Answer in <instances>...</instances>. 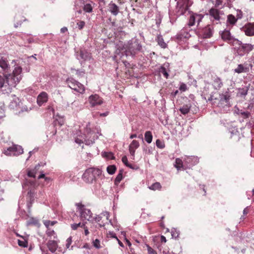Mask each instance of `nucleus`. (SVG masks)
Segmentation results:
<instances>
[{"instance_id": "1", "label": "nucleus", "mask_w": 254, "mask_h": 254, "mask_svg": "<svg viewBox=\"0 0 254 254\" xmlns=\"http://www.w3.org/2000/svg\"><path fill=\"white\" fill-rule=\"evenodd\" d=\"M176 5L174 9H169V14L170 21L173 24L177 19L181 15L190 12L189 7L191 5L190 0H175Z\"/></svg>"}, {"instance_id": "2", "label": "nucleus", "mask_w": 254, "mask_h": 254, "mask_svg": "<svg viewBox=\"0 0 254 254\" xmlns=\"http://www.w3.org/2000/svg\"><path fill=\"white\" fill-rule=\"evenodd\" d=\"M14 68L11 69L7 59L0 54V74L5 77H14L16 75L20 76V80L22 78V67L18 64H15Z\"/></svg>"}, {"instance_id": "3", "label": "nucleus", "mask_w": 254, "mask_h": 254, "mask_svg": "<svg viewBox=\"0 0 254 254\" xmlns=\"http://www.w3.org/2000/svg\"><path fill=\"white\" fill-rule=\"evenodd\" d=\"M39 165L35 166L32 170H28L27 171V177L31 178L28 179L25 178V181L22 184L23 189L27 190V196L30 200H32L35 196V190L38 185L35 182L36 170L39 168Z\"/></svg>"}, {"instance_id": "4", "label": "nucleus", "mask_w": 254, "mask_h": 254, "mask_svg": "<svg viewBox=\"0 0 254 254\" xmlns=\"http://www.w3.org/2000/svg\"><path fill=\"white\" fill-rule=\"evenodd\" d=\"M231 96V93L228 89L221 93L215 92L214 94H210V96L207 99V102H212V104H216L219 108H224L225 106L229 107L230 106L229 101Z\"/></svg>"}, {"instance_id": "5", "label": "nucleus", "mask_w": 254, "mask_h": 254, "mask_svg": "<svg viewBox=\"0 0 254 254\" xmlns=\"http://www.w3.org/2000/svg\"><path fill=\"white\" fill-rule=\"evenodd\" d=\"M20 81V76L16 75L14 77H5L0 74V89L3 94L9 93L12 88L16 87Z\"/></svg>"}, {"instance_id": "6", "label": "nucleus", "mask_w": 254, "mask_h": 254, "mask_svg": "<svg viewBox=\"0 0 254 254\" xmlns=\"http://www.w3.org/2000/svg\"><path fill=\"white\" fill-rule=\"evenodd\" d=\"M98 138V136L91 129V124L88 122L86 125L84 134L77 137L75 141L79 144L84 143L89 145L92 144Z\"/></svg>"}, {"instance_id": "7", "label": "nucleus", "mask_w": 254, "mask_h": 254, "mask_svg": "<svg viewBox=\"0 0 254 254\" xmlns=\"http://www.w3.org/2000/svg\"><path fill=\"white\" fill-rule=\"evenodd\" d=\"M125 54L127 57L134 58L136 55L142 52V47L139 40L132 39L125 44Z\"/></svg>"}, {"instance_id": "8", "label": "nucleus", "mask_w": 254, "mask_h": 254, "mask_svg": "<svg viewBox=\"0 0 254 254\" xmlns=\"http://www.w3.org/2000/svg\"><path fill=\"white\" fill-rule=\"evenodd\" d=\"M102 174V170L98 168H89L83 173L82 179L86 183L93 184L96 182L97 179L101 176Z\"/></svg>"}, {"instance_id": "9", "label": "nucleus", "mask_w": 254, "mask_h": 254, "mask_svg": "<svg viewBox=\"0 0 254 254\" xmlns=\"http://www.w3.org/2000/svg\"><path fill=\"white\" fill-rule=\"evenodd\" d=\"M236 53L240 57L244 56L245 54L249 53L254 49V45L251 44L243 43L238 39L234 41L232 45Z\"/></svg>"}, {"instance_id": "10", "label": "nucleus", "mask_w": 254, "mask_h": 254, "mask_svg": "<svg viewBox=\"0 0 254 254\" xmlns=\"http://www.w3.org/2000/svg\"><path fill=\"white\" fill-rule=\"evenodd\" d=\"M12 99L9 104L8 107L12 110L15 114H20L23 112H28V109L26 106H22V103L15 95H11Z\"/></svg>"}, {"instance_id": "11", "label": "nucleus", "mask_w": 254, "mask_h": 254, "mask_svg": "<svg viewBox=\"0 0 254 254\" xmlns=\"http://www.w3.org/2000/svg\"><path fill=\"white\" fill-rule=\"evenodd\" d=\"M23 153V149L20 145L12 143L11 146L4 148L2 153L6 156H18Z\"/></svg>"}, {"instance_id": "12", "label": "nucleus", "mask_w": 254, "mask_h": 254, "mask_svg": "<svg viewBox=\"0 0 254 254\" xmlns=\"http://www.w3.org/2000/svg\"><path fill=\"white\" fill-rule=\"evenodd\" d=\"M76 206L79 212L80 217L82 219L92 221L93 220L92 213L90 209L84 207L81 203H77Z\"/></svg>"}, {"instance_id": "13", "label": "nucleus", "mask_w": 254, "mask_h": 254, "mask_svg": "<svg viewBox=\"0 0 254 254\" xmlns=\"http://www.w3.org/2000/svg\"><path fill=\"white\" fill-rule=\"evenodd\" d=\"M66 83L69 88L78 93H83L85 91L83 85L73 78L67 79Z\"/></svg>"}, {"instance_id": "14", "label": "nucleus", "mask_w": 254, "mask_h": 254, "mask_svg": "<svg viewBox=\"0 0 254 254\" xmlns=\"http://www.w3.org/2000/svg\"><path fill=\"white\" fill-rule=\"evenodd\" d=\"M75 55L81 65L83 62L89 61L91 58V53L84 49H81L79 52H75Z\"/></svg>"}, {"instance_id": "15", "label": "nucleus", "mask_w": 254, "mask_h": 254, "mask_svg": "<svg viewBox=\"0 0 254 254\" xmlns=\"http://www.w3.org/2000/svg\"><path fill=\"white\" fill-rule=\"evenodd\" d=\"M204 16L201 14L192 13L189 18L188 25L189 27L192 26L197 23V26H198L200 22L201 21Z\"/></svg>"}, {"instance_id": "16", "label": "nucleus", "mask_w": 254, "mask_h": 254, "mask_svg": "<svg viewBox=\"0 0 254 254\" xmlns=\"http://www.w3.org/2000/svg\"><path fill=\"white\" fill-rule=\"evenodd\" d=\"M222 39L227 42L228 43L233 45L235 40L237 39L235 38L231 34L229 29H225L220 33Z\"/></svg>"}, {"instance_id": "17", "label": "nucleus", "mask_w": 254, "mask_h": 254, "mask_svg": "<svg viewBox=\"0 0 254 254\" xmlns=\"http://www.w3.org/2000/svg\"><path fill=\"white\" fill-rule=\"evenodd\" d=\"M184 162L187 167L190 168L199 162V158L195 156H185Z\"/></svg>"}, {"instance_id": "18", "label": "nucleus", "mask_w": 254, "mask_h": 254, "mask_svg": "<svg viewBox=\"0 0 254 254\" xmlns=\"http://www.w3.org/2000/svg\"><path fill=\"white\" fill-rule=\"evenodd\" d=\"M200 33L204 38H210L213 33V26L212 25L208 24L206 26L201 28Z\"/></svg>"}, {"instance_id": "19", "label": "nucleus", "mask_w": 254, "mask_h": 254, "mask_svg": "<svg viewBox=\"0 0 254 254\" xmlns=\"http://www.w3.org/2000/svg\"><path fill=\"white\" fill-rule=\"evenodd\" d=\"M88 101L91 107H94L102 104V99L97 94L92 95L89 96Z\"/></svg>"}, {"instance_id": "20", "label": "nucleus", "mask_w": 254, "mask_h": 254, "mask_svg": "<svg viewBox=\"0 0 254 254\" xmlns=\"http://www.w3.org/2000/svg\"><path fill=\"white\" fill-rule=\"evenodd\" d=\"M48 100V95L46 92H41L37 96V103L39 106H42Z\"/></svg>"}, {"instance_id": "21", "label": "nucleus", "mask_w": 254, "mask_h": 254, "mask_svg": "<svg viewBox=\"0 0 254 254\" xmlns=\"http://www.w3.org/2000/svg\"><path fill=\"white\" fill-rule=\"evenodd\" d=\"M139 146V143L138 141L136 140H132L130 145H129V151L133 159L134 158L135 150L137 148H138Z\"/></svg>"}, {"instance_id": "22", "label": "nucleus", "mask_w": 254, "mask_h": 254, "mask_svg": "<svg viewBox=\"0 0 254 254\" xmlns=\"http://www.w3.org/2000/svg\"><path fill=\"white\" fill-rule=\"evenodd\" d=\"M209 15L211 16L210 19L211 21L215 20L219 21L220 19V11L216 8H211L210 9Z\"/></svg>"}, {"instance_id": "23", "label": "nucleus", "mask_w": 254, "mask_h": 254, "mask_svg": "<svg viewBox=\"0 0 254 254\" xmlns=\"http://www.w3.org/2000/svg\"><path fill=\"white\" fill-rule=\"evenodd\" d=\"M108 10L114 16H117L120 12L119 7L113 1H111L109 4Z\"/></svg>"}, {"instance_id": "24", "label": "nucleus", "mask_w": 254, "mask_h": 254, "mask_svg": "<svg viewBox=\"0 0 254 254\" xmlns=\"http://www.w3.org/2000/svg\"><path fill=\"white\" fill-rule=\"evenodd\" d=\"M84 4V0H75L73 10L75 13L81 14L82 12V7Z\"/></svg>"}, {"instance_id": "25", "label": "nucleus", "mask_w": 254, "mask_h": 254, "mask_svg": "<svg viewBox=\"0 0 254 254\" xmlns=\"http://www.w3.org/2000/svg\"><path fill=\"white\" fill-rule=\"evenodd\" d=\"M213 88L212 87V85L209 83H206L203 87L202 93L205 95H209L210 97V94H214V93L215 92L213 91Z\"/></svg>"}, {"instance_id": "26", "label": "nucleus", "mask_w": 254, "mask_h": 254, "mask_svg": "<svg viewBox=\"0 0 254 254\" xmlns=\"http://www.w3.org/2000/svg\"><path fill=\"white\" fill-rule=\"evenodd\" d=\"M245 34L248 36L254 35V23H250L244 27Z\"/></svg>"}, {"instance_id": "27", "label": "nucleus", "mask_w": 254, "mask_h": 254, "mask_svg": "<svg viewBox=\"0 0 254 254\" xmlns=\"http://www.w3.org/2000/svg\"><path fill=\"white\" fill-rule=\"evenodd\" d=\"M169 64L168 63H166L161 66L159 70V72L162 73L166 78H168L169 77Z\"/></svg>"}, {"instance_id": "28", "label": "nucleus", "mask_w": 254, "mask_h": 254, "mask_svg": "<svg viewBox=\"0 0 254 254\" xmlns=\"http://www.w3.org/2000/svg\"><path fill=\"white\" fill-rule=\"evenodd\" d=\"M47 247L49 251L52 253H55L58 248V243L55 240H49L47 243Z\"/></svg>"}, {"instance_id": "29", "label": "nucleus", "mask_w": 254, "mask_h": 254, "mask_svg": "<svg viewBox=\"0 0 254 254\" xmlns=\"http://www.w3.org/2000/svg\"><path fill=\"white\" fill-rule=\"evenodd\" d=\"M212 87L216 90L220 89L223 86V83L221 79L218 77H216L214 78Z\"/></svg>"}, {"instance_id": "30", "label": "nucleus", "mask_w": 254, "mask_h": 254, "mask_svg": "<svg viewBox=\"0 0 254 254\" xmlns=\"http://www.w3.org/2000/svg\"><path fill=\"white\" fill-rule=\"evenodd\" d=\"M237 21V19L233 15L229 14L227 16V19L226 21V24L228 26H233L235 24Z\"/></svg>"}, {"instance_id": "31", "label": "nucleus", "mask_w": 254, "mask_h": 254, "mask_svg": "<svg viewBox=\"0 0 254 254\" xmlns=\"http://www.w3.org/2000/svg\"><path fill=\"white\" fill-rule=\"evenodd\" d=\"M191 107V104L189 103L188 104L184 105L182 107L180 108L179 110L183 115H186L190 112Z\"/></svg>"}, {"instance_id": "32", "label": "nucleus", "mask_w": 254, "mask_h": 254, "mask_svg": "<svg viewBox=\"0 0 254 254\" xmlns=\"http://www.w3.org/2000/svg\"><path fill=\"white\" fill-rule=\"evenodd\" d=\"M234 72L238 74L249 72L248 70L246 69V68L244 67L242 64H239L237 65V67L234 69Z\"/></svg>"}, {"instance_id": "33", "label": "nucleus", "mask_w": 254, "mask_h": 254, "mask_svg": "<svg viewBox=\"0 0 254 254\" xmlns=\"http://www.w3.org/2000/svg\"><path fill=\"white\" fill-rule=\"evenodd\" d=\"M248 87L239 88L237 95L241 97H245L248 94Z\"/></svg>"}, {"instance_id": "34", "label": "nucleus", "mask_w": 254, "mask_h": 254, "mask_svg": "<svg viewBox=\"0 0 254 254\" xmlns=\"http://www.w3.org/2000/svg\"><path fill=\"white\" fill-rule=\"evenodd\" d=\"M156 40L158 45L162 48H165L167 47L166 43L164 41V39L161 35H158L157 36Z\"/></svg>"}, {"instance_id": "35", "label": "nucleus", "mask_w": 254, "mask_h": 254, "mask_svg": "<svg viewBox=\"0 0 254 254\" xmlns=\"http://www.w3.org/2000/svg\"><path fill=\"white\" fill-rule=\"evenodd\" d=\"M184 163V161L180 158H176L175 160V167L178 169L180 170L181 168L185 169L183 164Z\"/></svg>"}, {"instance_id": "36", "label": "nucleus", "mask_w": 254, "mask_h": 254, "mask_svg": "<svg viewBox=\"0 0 254 254\" xmlns=\"http://www.w3.org/2000/svg\"><path fill=\"white\" fill-rule=\"evenodd\" d=\"M179 36L180 37V38H188L189 37H190V34L188 32L186 28L185 27L181 30L179 34Z\"/></svg>"}, {"instance_id": "37", "label": "nucleus", "mask_w": 254, "mask_h": 254, "mask_svg": "<svg viewBox=\"0 0 254 254\" xmlns=\"http://www.w3.org/2000/svg\"><path fill=\"white\" fill-rule=\"evenodd\" d=\"M152 134L150 131H147L144 134V139L148 143H150L152 141Z\"/></svg>"}, {"instance_id": "38", "label": "nucleus", "mask_w": 254, "mask_h": 254, "mask_svg": "<svg viewBox=\"0 0 254 254\" xmlns=\"http://www.w3.org/2000/svg\"><path fill=\"white\" fill-rule=\"evenodd\" d=\"M83 9L85 12L90 13L92 12L93 7L90 3H86L83 5Z\"/></svg>"}, {"instance_id": "39", "label": "nucleus", "mask_w": 254, "mask_h": 254, "mask_svg": "<svg viewBox=\"0 0 254 254\" xmlns=\"http://www.w3.org/2000/svg\"><path fill=\"white\" fill-rule=\"evenodd\" d=\"M71 108L72 110L77 111L79 110H80L81 107L80 106V103L79 101L78 100H75L71 104Z\"/></svg>"}, {"instance_id": "40", "label": "nucleus", "mask_w": 254, "mask_h": 254, "mask_svg": "<svg viewBox=\"0 0 254 254\" xmlns=\"http://www.w3.org/2000/svg\"><path fill=\"white\" fill-rule=\"evenodd\" d=\"M116 167L114 165H109L107 168V171L110 175L114 174L116 171Z\"/></svg>"}, {"instance_id": "41", "label": "nucleus", "mask_w": 254, "mask_h": 254, "mask_svg": "<svg viewBox=\"0 0 254 254\" xmlns=\"http://www.w3.org/2000/svg\"><path fill=\"white\" fill-rule=\"evenodd\" d=\"M149 189L151 190H159L161 188V186L160 183L159 182H156L153 183L152 185L149 186Z\"/></svg>"}, {"instance_id": "42", "label": "nucleus", "mask_w": 254, "mask_h": 254, "mask_svg": "<svg viewBox=\"0 0 254 254\" xmlns=\"http://www.w3.org/2000/svg\"><path fill=\"white\" fill-rule=\"evenodd\" d=\"M44 179L45 181L46 182V185L49 184L52 182V179L50 177H45L44 173H42L38 177V179Z\"/></svg>"}, {"instance_id": "43", "label": "nucleus", "mask_w": 254, "mask_h": 254, "mask_svg": "<svg viewBox=\"0 0 254 254\" xmlns=\"http://www.w3.org/2000/svg\"><path fill=\"white\" fill-rule=\"evenodd\" d=\"M123 179V171L120 170L115 180V185L119 184Z\"/></svg>"}, {"instance_id": "44", "label": "nucleus", "mask_w": 254, "mask_h": 254, "mask_svg": "<svg viewBox=\"0 0 254 254\" xmlns=\"http://www.w3.org/2000/svg\"><path fill=\"white\" fill-rule=\"evenodd\" d=\"M47 229H48L46 231V234L47 236L51 237H53L54 238H56L57 236L55 231L49 228Z\"/></svg>"}, {"instance_id": "45", "label": "nucleus", "mask_w": 254, "mask_h": 254, "mask_svg": "<svg viewBox=\"0 0 254 254\" xmlns=\"http://www.w3.org/2000/svg\"><path fill=\"white\" fill-rule=\"evenodd\" d=\"M18 244L20 247L26 248L28 247V242L25 239L22 240H18Z\"/></svg>"}, {"instance_id": "46", "label": "nucleus", "mask_w": 254, "mask_h": 254, "mask_svg": "<svg viewBox=\"0 0 254 254\" xmlns=\"http://www.w3.org/2000/svg\"><path fill=\"white\" fill-rule=\"evenodd\" d=\"M239 114L241 115L243 118L247 119L249 118L251 115L250 112L248 111H243L242 110L239 112Z\"/></svg>"}, {"instance_id": "47", "label": "nucleus", "mask_w": 254, "mask_h": 254, "mask_svg": "<svg viewBox=\"0 0 254 254\" xmlns=\"http://www.w3.org/2000/svg\"><path fill=\"white\" fill-rule=\"evenodd\" d=\"M244 67L246 68V69L248 70V71L249 72L250 70L252 69L253 68V64L250 62H245L244 64H242Z\"/></svg>"}, {"instance_id": "48", "label": "nucleus", "mask_w": 254, "mask_h": 254, "mask_svg": "<svg viewBox=\"0 0 254 254\" xmlns=\"http://www.w3.org/2000/svg\"><path fill=\"white\" fill-rule=\"evenodd\" d=\"M57 223V221H51L50 220H45L44 221V224L47 228H48L50 226H53Z\"/></svg>"}, {"instance_id": "49", "label": "nucleus", "mask_w": 254, "mask_h": 254, "mask_svg": "<svg viewBox=\"0 0 254 254\" xmlns=\"http://www.w3.org/2000/svg\"><path fill=\"white\" fill-rule=\"evenodd\" d=\"M171 235L173 238H177L180 235V232L177 229L173 228L171 230Z\"/></svg>"}, {"instance_id": "50", "label": "nucleus", "mask_w": 254, "mask_h": 254, "mask_svg": "<svg viewBox=\"0 0 254 254\" xmlns=\"http://www.w3.org/2000/svg\"><path fill=\"white\" fill-rule=\"evenodd\" d=\"M156 145L158 148L160 149H163L165 147L164 142L160 139H157L156 141Z\"/></svg>"}, {"instance_id": "51", "label": "nucleus", "mask_w": 254, "mask_h": 254, "mask_svg": "<svg viewBox=\"0 0 254 254\" xmlns=\"http://www.w3.org/2000/svg\"><path fill=\"white\" fill-rule=\"evenodd\" d=\"M84 224H81V223L79 222L78 223H74L73 224L71 225V227L72 230H76L78 227H82L84 226Z\"/></svg>"}, {"instance_id": "52", "label": "nucleus", "mask_w": 254, "mask_h": 254, "mask_svg": "<svg viewBox=\"0 0 254 254\" xmlns=\"http://www.w3.org/2000/svg\"><path fill=\"white\" fill-rule=\"evenodd\" d=\"M76 25L77 26L79 30H81L84 27L85 25V23L84 21L82 20H77Z\"/></svg>"}, {"instance_id": "53", "label": "nucleus", "mask_w": 254, "mask_h": 254, "mask_svg": "<svg viewBox=\"0 0 254 254\" xmlns=\"http://www.w3.org/2000/svg\"><path fill=\"white\" fill-rule=\"evenodd\" d=\"M92 243L93 246L96 249H99L101 248L100 242L98 239H96L95 240H93Z\"/></svg>"}, {"instance_id": "54", "label": "nucleus", "mask_w": 254, "mask_h": 254, "mask_svg": "<svg viewBox=\"0 0 254 254\" xmlns=\"http://www.w3.org/2000/svg\"><path fill=\"white\" fill-rule=\"evenodd\" d=\"M76 71V74L79 77H83L85 72L84 69H74Z\"/></svg>"}, {"instance_id": "55", "label": "nucleus", "mask_w": 254, "mask_h": 254, "mask_svg": "<svg viewBox=\"0 0 254 254\" xmlns=\"http://www.w3.org/2000/svg\"><path fill=\"white\" fill-rule=\"evenodd\" d=\"M38 223V221L34 218H31L28 222H27V225H36Z\"/></svg>"}, {"instance_id": "56", "label": "nucleus", "mask_w": 254, "mask_h": 254, "mask_svg": "<svg viewBox=\"0 0 254 254\" xmlns=\"http://www.w3.org/2000/svg\"><path fill=\"white\" fill-rule=\"evenodd\" d=\"M254 107V100H250L246 108L248 110H252Z\"/></svg>"}, {"instance_id": "57", "label": "nucleus", "mask_w": 254, "mask_h": 254, "mask_svg": "<svg viewBox=\"0 0 254 254\" xmlns=\"http://www.w3.org/2000/svg\"><path fill=\"white\" fill-rule=\"evenodd\" d=\"M72 243V238L69 237L66 239L65 246L66 249H69L70 246Z\"/></svg>"}, {"instance_id": "58", "label": "nucleus", "mask_w": 254, "mask_h": 254, "mask_svg": "<svg viewBox=\"0 0 254 254\" xmlns=\"http://www.w3.org/2000/svg\"><path fill=\"white\" fill-rule=\"evenodd\" d=\"M143 151H145L146 154H151L152 152L151 147L149 146H145L143 148Z\"/></svg>"}, {"instance_id": "59", "label": "nucleus", "mask_w": 254, "mask_h": 254, "mask_svg": "<svg viewBox=\"0 0 254 254\" xmlns=\"http://www.w3.org/2000/svg\"><path fill=\"white\" fill-rule=\"evenodd\" d=\"M122 161L126 166H127L129 164V163L128 162L127 157L126 156H124L122 157Z\"/></svg>"}, {"instance_id": "60", "label": "nucleus", "mask_w": 254, "mask_h": 254, "mask_svg": "<svg viewBox=\"0 0 254 254\" xmlns=\"http://www.w3.org/2000/svg\"><path fill=\"white\" fill-rule=\"evenodd\" d=\"M242 17H243V13H242V12L241 11V10H237L236 19H237V20L240 19L242 18Z\"/></svg>"}, {"instance_id": "61", "label": "nucleus", "mask_w": 254, "mask_h": 254, "mask_svg": "<svg viewBox=\"0 0 254 254\" xmlns=\"http://www.w3.org/2000/svg\"><path fill=\"white\" fill-rule=\"evenodd\" d=\"M148 252L149 254H157L156 252L150 247L148 248Z\"/></svg>"}, {"instance_id": "62", "label": "nucleus", "mask_w": 254, "mask_h": 254, "mask_svg": "<svg viewBox=\"0 0 254 254\" xmlns=\"http://www.w3.org/2000/svg\"><path fill=\"white\" fill-rule=\"evenodd\" d=\"M102 219V217L100 215H97L95 218H93V220H95V221L97 222H100L101 220Z\"/></svg>"}, {"instance_id": "63", "label": "nucleus", "mask_w": 254, "mask_h": 254, "mask_svg": "<svg viewBox=\"0 0 254 254\" xmlns=\"http://www.w3.org/2000/svg\"><path fill=\"white\" fill-rule=\"evenodd\" d=\"M4 116V110L2 108H0V119Z\"/></svg>"}, {"instance_id": "64", "label": "nucleus", "mask_w": 254, "mask_h": 254, "mask_svg": "<svg viewBox=\"0 0 254 254\" xmlns=\"http://www.w3.org/2000/svg\"><path fill=\"white\" fill-rule=\"evenodd\" d=\"M186 88H187V86H186V84H182L180 87V89L182 91H184L186 90Z\"/></svg>"}]
</instances>
